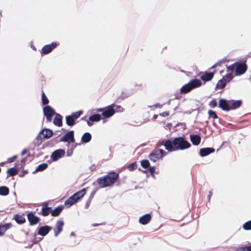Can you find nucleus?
Wrapping results in <instances>:
<instances>
[{"label":"nucleus","instance_id":"nucleus-1","mask_svg":"<svg viewBox=\"0 0 251 251\" xmlns=\"http://www.w3.org/2000/svg\"><path fill=\"white\" fill-rule=\"evenodd\" d=\"M157 146H163L167 151L172 152L188 149L191 147V144L183 137H176L172 140L167 139L159 141Z\"/></svg>","mask_w":251,"mask_h":251},{"label":"nucleus","instance_id":"nucleus-2","mask_svg":"<svg viewBox=\"0 0 251 251\" xmlns=\"http://www.w3.org/2000/svg\"><path fill=\"white\" fill-rule=\"evenodd\" d=\"M118 177V174L111 172L105 176L99 178L98 183L101 188L109 187L114 183Z\"/></svg>","mask_w":251,"mask_h":251},{"label":"nucleus","instance_id":"nucleus-3","mask_svg":"<svg viewBox=\"0 0 251 251\" xmlns=\"http://www.w3.org/2000/svg\"><path fill=\"white\" fill-rule=\"evenodd\" d=\"M115 107L117 108V111L120 112L123 111V108L118 105L111 104L104 108H100L95 109L97 112H102V115L106 118H108L112 116L115 113Z\"/></svg>","mask_w":251,"mask_h":251},{"label":"nucleus","instance_id":"nucleus-4","mask_svg":"<svg viewBox=\"0 0 251 251\" xmlns=\"http://www.w3.org/2000/svg\"><path fill=\"white\" fill-rule=\"evenodd\" d=\"M227 72H233L235 75L238 76L244 74L247 69V65L244 63L236 62L226 67Z\"/></svg>","mask_w":251,"mask_h":251},{"label":"nucleus","instance_id":"nucleus-5","mask_svg":"<svg viewBox=\"0 0 251 251\" xmlns=\"http://www.w3.org/2000/svg\"><path fill=\"white\" fill-rule=\"evenodd\" d=\"M52 135V130L49 129H45L41 130L30 145L31 147L34 149L36 146H39L42 143L43 139L50 138Z\"/></svg>","mask_w":251,"mask_h":251},{"label":"nucleus","instance_id":"nucleus-6","mask_svg":"<svg viewBox=\"0 0 251 251\" xmlns=\"http://www.w3.org/2000/svg\"><path fill=\"white\" fill-rule=\"evenodd\" d=\"M201 81L199 79H193L188 83L184 85L180 89L182 93H186L191 91L192 89L199 87L201 85Z\"/></svg>","mask_w":251,"mask_h":251},{"label":"nucleus","instance_id":"nucleus-7","mask_svg":"<svg viewBox=\"0 0 251 251\" xmlns=\"http://www.w3.org/2000/svg\"><path fill=\"white\" fill-rule=\"evenodd\" d=\"M167 155V152L162 149H158L153 151L149 155V158L153 162L161 159L163 156Z\"/></svg>","mask_w":251,"mask_h":251},{"label":"nucleus","instance_id":"nucleus-8","mask_svg":"<svg viewBox=\"0 0 251 251\" xmlns=\"http://www.w3.org/2000/svg\"><path fill=\"white\" fill-rule=\"evenodd\" d=\"M43 112L46 117L47 121L49 122H51L53 115L55 114L54 110L49 105H47L44 107Z\"/></svg>","mask_w":251,"mask_h":251},{"label":"nucleus","instance_id":"nucleus-9","mask_svg":"<svg viewBox=\"0 0 251 251\" xmlns=\"http://www.w3.org/2000/svg\"><path fill=\"white\" fill-rule=\"evenodd\" d=\"M60 141L67 142L69 143L74 142L75 141L74 131L73 130L70 131L69 132L65 134L63 136H62L61 138Z\"/></svg>","mask_w":251,"mask_h":251},{"label":"nucleus","instance_id":"nucleus-10","mask_svg":"<svg viewBox=\"0 0 251 251\" xmlns=\"http://www.w3.org/2000/svg\"><path fill=\"white\" fill-rule=\"evenodd\" d=\"M64 225V223L63 221L58 220L57 221L55 225V227L53 228L55 237H57L58 235L62 232Z\"/></svg>","mask_w":251,"mask_h":251},{"label":"nucleus","instance_id":"nucleus-11","mask_svg":"<svg viewBox=\"0 0 251 251\" xmlns=\"http://www.w3.org/2000/svg\"><path fill=\"white\" fill-rule=\"evenodd\" d=\"M57 46V44L53 42L50 44L44 46L42 49L41 53L44 54H46L50 53L51 50Z\"/></svg>","mask_w":251,"mask_h":251},{"label":"nucleus","instance_id":"nucleus-12","mask_svg":"<svg viewBox=\"0 0 251 251\" xmlns=\"http://www.w3.org/2000/svg\"><path fill=\"white\" fill-rule=\"evenodd\" d=\"M65 154V151L59 149L55 151L51 154V158L54 161H57L58 159L62 157Z\"/></svg>","mask_w":251,"mask_h":251},{"label":"nucleus","instance_id":"nucleus-13","mask_svg":"<svg viewBox=\"0 0 251 251\" xmlns=\"http://www.w3.org/2000/svg\"><path fill=\"white\" fill-rule=\"evenodd\" d=\"M27 219L29 222L30 225L33 226L37 224L40 221V218L36 216L32 212L28 213L27 215Z\"/></svg>","mask_w":251,"mask_h":251},{"label":"nucleus","instance_id":"nucleus-14","mask_svg":"<svg viewBox=\"0 0 251 251\" xmlns=\"http://www.w3.org/2000/svg\"><path fill=\"white\" fill-rule=\"evenodd\" d=\"M219 107L223 110L228 111L230 110L229 100L221 99L219 102Z\"/></svg>","mask_w":251,"mask_h":251},{"label":"nucleus","instance_id":"nucleus-15","mask_svg":"<svg viewBox=\"0 0 251 251\" xmlns=\"http://www.w3.org/2000/svg\"><path fill=\"white\" fill-rule=\"evenodd\" d=\"M51 229V227L49 226H41L38 228V234L42 236H46Z\"/></svg>","mask_w":251,"mask_h":251},{"label":"nucleus","instance_id":"nucleus-16","mask_svg":"<svg viewBox=\"0 0 251 251\" xmlns=\"http://www.w3.org/2000/svg\"><path fill=\"white\" fill-rule=\"evenodd\" d=\"M214 151L215 150L213 148H202L200 150V154L201 157H204L210 154V153L214 152Z\"/></svg>","mask_w":251,"mask_h":251},{"label":"nucleus","instance_id":"nucleus-17","mask_svg":"<svg viewBox=\"0 0 251 251\" xmlns=\"http://www.w3.org/2000/svg\"><path fill=\"white\" fill-rule=\"evenodd\" d=\"M151 220V215L150 214H146L141 216L139 220V222L142 225L148 224Z\"/></svg>","mask_w":251,"mask_h":251},{"label":"nucleus","instance_id":"nucleus-18","mask_svg":"<svg viewBox=\"0 0 251 251\" xmlns=\"http://www.w3.org/2000/svg\"><path fill=\"white\" fill-rule=\"evenodd\" d=\"M241 104L242 101L240 100H229L230 110L235 109L241 106Z\"/></svg>","mask_w":251,"mask_h":251},{"label":"nucleus","instance_id":"nucleus-19","mask_svg":"<svg viewBox=\"0 0 251 251\" xmlns=\"http://www.w3.org/2000/svg\"><path fill=\"white\" fill-rule=\"evenodd\" d=\"M190 140L193 145L198 146L201 142V138L199 135H191Z\"/></svg>","mask_w":251,"mask_h":251},{"label":"nucleus","instance_id":"nucleus-20","mask_svg":"<svg viewBox=\"0 0 251 251\" xmlns=\"http://www.w3.org/2000/svg\"><path fill=\"white\" fill-rule=\"evenodd\" d=\"M62 117L59 114H55V117L53 120V124L58 126H61L62 125Z\"/></svg>","mask_w":251,"mask_h":251},{"label":"nucleus","instance_id":"nucleus-21","mask_svg":"<svg viewBox=\"0 0 251 251\" xmlns=\"http://www.w3.org/2000/svg\"><path fill=\"white\" fill-rule=\"evenodd\" d=\"M63 209V206H58L53 210L51 209V215L52 216L56 217L59 215Z\"/></svg>","mask_w":251,"mask_h":251},{"label":"nucleus","instance_id":"nucleus-22","mask_svg":"<svg viewBox=\"0 0 251 251\" xmlns=\"http://www.w3.org/2000/svg\"><path fill=\"white\" fill-rule=\"evenodd\" d=\"M92 136L91 134L89 132H85L82 136L81 140V142L84 143H87L90 142L91 140Z\"/></svg>","mask_w":251,"mask_h":251},{"label":"nucleus","instance_id":"nucleus-23","mask_svg":"<svg viewBox=\"0 0 251 251\" xmlns=\"http://www.w3.org/2000/svg\"><path fill=\"white\" fill-rule=\"evenodd\" d=\"M12 226L11 224H6L2 225H0V236L3 235L5 232L10 228Z\"/></svg>","mask_w":251,"mask_h":251},{"label":"nucleus","instance_id":"nucleus-24","mask_svg":"<svg viewBox=\"0 0 251 251\" xmlns=\"http://www.w3.org/2000/svg\"><path fill=\"white\" fill-rule=\"evenodd\" d=\"M213 73H205L201 76V79L205 81L210 80L213 77Z\"/></svg>","mask_w":251,"mask_h":251},{"label":"nucleus","instance_id":"nucleus-25","mask_svg":"<svg viewBox=\"0 0 251 251\" xmlns=\"http://www.w3.org/2000/svg\"><path fill=\"white\" fill-rule=\"evenodd\" d=\"M86 193V190L85 189H83L77 193L74 194L73 196L74 197L75 199V200L78 201V200L82 197Z\"/></svg>","mask_w":251,"mask_h":251},{"label":"nucleus","instance_id":"nucleus-26","mask_svg":"<svg viewBox=\"0 0 251 251\" xmlns=\"http://www.w3.org/2000/svg\"><path fill=\"white\" fill-rule=\"evenodd\" d=\"M77 201L75 200L74 196H72L67 200L65 201V205L69 207L73 204L76 202Z\"/></svg>","mask_w":251,"mask_h":251},{"label":"nucleus","instance_id":"nucleus-27","mask_svg":"<svg viewBox=\"0 0 251 251\" xmlns=\"http://www.w3.org/2000/svg\"><path fill=\"white\" fill-rule=\"evenodd\" d=\"M226 83V80L225 78H223L222 79L218 81L216 88L217 89H223L224 88Z\"/></svg>","mask_w":251,"mask_h":251},{"label":"nucleus","instance_id":"nucleus-28","mask_svg":"<svg viewBox=\"0 0 251 251\" xmlns=\"http://www.w3.org/2000/svg\"><path fill=\"white\" fill-rule=\"evenodd\" d=\"M101 119V116L99 114H94L89 117V120L91 122H99Z\"/></svg>","mask_w":251,"mask_h":251},{"label":"nucleus","instance_id":"nucleus-29","mask_svg":"<svg viewBox=\"0 0 251 251\" xmlns=\"http://www.w3.org/2000/svg\"><path fill=\"white\" fill-rule=\"evenodd\" d=\"M9 192V188L6 186L0 187V195L7 196Z\"/></svg>","mask_w":251,"mask_h":251},{"label":"nucleus","instance_id":"nucleus-30","mask_svg":"<svg viewBox=\"0 0 251 251\" xmlns=\"http://www.w3.org/2000/svg\"><path fill=\"white\" fill-rule=\"evenodd\" d=\"M75 121L71 116H67L66 117V124L69 126H73L75 124Z\"/></svg>","mask_w":251,"mask_h":251},{"label":"nucleus","instance_id":"nucleus-31","mask_svg":"<svg viewBox=\"0 0 251 251\" xmlns=\"http://www.w3.org/2000/svg\"><path fill=\"white\" fill-rule=\"evenodd\" d=\"M15 220L17 223L20 224H22L25 222V218L24 217L19 215H16L15 216Z\"/></svg>","mask_w":251,"mask_h":251},{"label":"nucleus","instance_id":"nucleus-32","mask_svg":"<svg viewBox=\"0 0 251 251\" xmlns=\"http://www.w3.org/2000/svg\"><path fill=\"white\" fill-rule=\"evenodd\" d=\"M18 170L14 167L8 169L7 171V173L9 176H13L17 175L18 173Z\"/></svg>","mask_w":251,"mask_h":251},{"label":"nucleus","instance_id":"nucleus-33","mask_svg":"<svg viewBox=\"0 0 251 251\" xmlns=\"http://www.w3.org/2000/svg\"><path fill=\"white\" fill-rule=\"evenodd\" d=\"M48 167V164L47 163H42L38 166L35 170L36 172L42 171L45 170Z\"/></svg>","mask_w":251,"mask_h":251},{"label":"nucleus","instance_id":"nucleus-34","mask_svg":"<svg viewBox=\"0 0 251 251\" xmlns=\"http://www.w3.org/2000/svg\"><path fill=\"white\" fill-rule=\"evenodd\" d=\"M51 213V208H42L41 214L44 216H47Z\"/></svg>","mask_w":251,"mask_h":251},{"label":"nucleus","instance_id":"nucleus-35","mask_svg":"<svg viewBox=\"0 0 251 251\" xmlns=\"http://www.w3.org/2000/svg\"><path fill=\"white\" fill-rule=\"evenodd\" d=\"M82 113V111H78L73 113L70 116L75 120H76L80 116Z\"/></svg>","mask_w":251,"mask_h":251},{"label":"nucleus","instance_id":"nucleus-36","mask_svg":"<svg viewBox=\"0 0 251 251\" xmlns=\"http://www.w3.org/2000/svg\"><path fill=\"white\" fill-rule=\"evenodd\" d=\"M228 73L223 78H225L227 82H229L233 77L232 73L233 72H228Z\"/></svg>","mask_w":251,"mask_h":251},{"label":"nucleus","instance_id":"nucleus-37","mask_svg":"<svg viewBox=\"0 0 251 251\" xmlns=\"http://www.w3.org/2000/svg\"><path fill=\"white\" fill-rule=\"evenodd\" d=\"M49 101L44 92L42 94V103L43 105L47 104Z\"/></svg>","mask_w":251,"mask_h":251},{"label":"nucleus","instance_id":"nucleus-38","mask_svg":"<svg viewBox=\"0 0 251 251\" xmlns=\"http://www.w3.org/2000/svg\"><path fill=\"white\" fill-rule=\"evenodd\" d=\"M243 228L246 230H251V221H248L244 224Z\"/></svg>","mask_w":251,"mask_h":251},{"label":"nucleus","instance_id":"nucleus-39","mask_svg":"<svg viewBox=\"0 0 251 251\" xmlns=\"http://www.w3.org/2000/svg\"><path fill=\"white\" fill-rule=\"evenodd\" d=\"M208 114L209 116L213 118V119L218 118V116H217L216 113L213 110H208Z\"/></svg>","mask_w":251,"mask_h":251},{"label":"nucleus","instance_id":"nucleus-40","mask_svg":"<svg viewBox=\"0 0 251 251\" xmlns=\"http://www.w3.org/2000/svg\"><path fill=\"white\" fill-rule=\"evenodd\" d=\"M142 166L144 168H148L150 165V163L147 160H142L141 162Z\"/></svg>","mask_w":251,"mask_h":251},{"label":"nucleus","instance_id":"nucleus-41","mask_svg":"<svg viewBox=\"0 0 251 251\" xmlns=\"http://www.w3.org/2000/svg\"><path fill=\"white\" fill-rule=\"evenodd\" d=\"M137 167V165L135 163H133L128 166V170L130 171H132L136 169Z\"/></svg>","mask_w":251,"mask_h":251},{"label":"nucleus","instance_id":"nucleus-42","mask_svg":"<svg viewBox=\"0 0 251 251\" xmlns=\"http://www.w3.org/2000/svg\"><path fill=\"white\" fill-rule=\"evenodd\" d=\"M162 105L159 104V103H156L154 105H153V106H150V107L151 108V109H154V108H161L162 107Z\"/></svg>","mask_w":251,"mask_h":251},{"label":"nucleus","instance_id":"nucleus-43","mask_svg":"<svg viewBox=\"0 0 251 251\" xmlns=\"http://www.w3.org/2000/svg\"><path fill=\"white\" fill-rule=\"evenodd\" d=\"M209 105L211 107L213 108V107H215L217 105V103L215 100H212L210 101V102L209 103Z\"/></svg>","mask_w":251,"mask_h":251},{"label":"nucleus","instance_id":"nucleus-44","mask_svg":"<svg viewBox=\"0 0 251 251\" xmlns=\"http://www.w3.org/2000/svg\"><path fill=\"white\" fill-rule=\"evenodd\" d=\"M17 158V155H14L12 157L9 158L8 159V161L9 162H13Z\"/></svg>","mask_w":251,"mask_h":251},{"label":"nucleus","instance_id":"nucleus-45","mask_svg":"<svg viewBox=\"0 0 251 251\" xmlns=\"http://www.w3.org/2000/svg\"><path fill=\"white\" fill-rule=\"evenodd\" d=\"M243 251H251V246H246L242 248Z\"/></svg>","mask_w":251,"mask_h":251},{"label":"nucleus","instance_id":"nucleus-46","mask_svg":"<svg viewBox=\"0 0 251 251\" xmlns=\"http://www.w3.org/2000/svg\"><path fill=\"white\" fill-rule=\"evenodd\" d=\"M155 169L154 167H150L149 169L150 172L152 175H153V174L155 173Z\"/></svg>","mask_w":251,"mask_h":251},{"label":"nucleus","instance_id":"nucleus-47","mask_svg":"<svg viewBox=\"0 0 251 251\" xmlns=\"http://www.w3.org/2000/svg\"><path fill=\"white\" fill-rule=\"evenodd\" d=\"M159 115L162 117H167L169 115V113L168 112H164L163 113H160Z\"/></svg>","mask_w":251,"mask_h":251},{"label":"nucleus","instance_id":"nucleus-48","mask_svg":"<svg viewBox=\"0 0 251 251\" xmlns=\"http://www.w3.org/2000/svg\"><path fill=\"white\" fill-rule=\"evenodd\" d=\"M212 195V193L211 191H209V194H208V200L209 201L210 200V198H211Z\"/></svg>","mask_w":251,"mask_h":251},{"label":"nucleus","instance_id":"nucleus-49","mask_svg":"<svg viewBox=\"0 0 251 251\" xmlns=\"http://www.w3.org/2000/svg\"><path fill=\"white\" fill-rule=\"evenodd\" d=\"M42 208H50V207H48V204L47 202H44L43 203Z\"/></svg>","mask_w":251,"mask_h":251},{"label":"nucleus","instance_id":"nucleus-50","mask_svg":"<svg viewBox=\"0 0 251 251\" xmlns=\"http://www.w3.org/2000/svg\"><path fill=\"white\" fill-rule=\"evenodd\" d=\"M67 154L68 156H71L73 154V150H71L70 151H68L67 152Z\"/></svg>","mask_w":251,"mask_h":251},{"label":"nucleus","instance_id":"nucleus-51","mask_svg":"<svg viewBox=\"0 0 251 251\" xmlns=\"http://www.w3.org/2000/svg\"><path fill=\"white\" fill-rule=\"evenodd\" d=\"M26 152H27V151L26 149L23 150L21 152L22 155H24L26 153Z\"/></svg>","mask_w":251,"mask_h":251},{"label":"nucleus","instance_id":"nucleus-52","mask_svg":"<svg viewBox=\"0 0 251 251\" xmlns=\"http://www.w3.org/2000/svg\"><path fill=\"white\" fill-rule=\"evenodd\" d=\"M87 125L89 126H91L93 125V123H92V122H91V121H88L87 122Z\"/></svg>","mask_w":251,"mask_h":251},{"label":"nucleus","instance_id":"nucleus-53","mask_svg":"<svg viewBox=\"0 0 251 251\" xmlns=\"http://www.w3.org/2000/svg\"><path fill=\"white\" fill-rule=\"evenodd\" d=\"M70 236L75 237L76 236V234L74 232H72L70 234Z\"/></svg>","mask_w":251,"mask_h":251},{"label":"nucleus","instance_id":"nucleus-54","mask_svg":"<svg viewBox=\"0 0 251 251\" xmlns=\"http://www.w3.org/2000/svg\"><path fill=\"white\" fill-rule=\"evenodd\" d=\"M217 66V64H214V65H213L211 67V69H214Z\"/></svg>","mask_w":251,"mask_h":251},{"label":"nucleus","instance_id":"nucleus-55","mask_svg":"<svg viewBox=\"0 0 251 251\" xmlns=\"http://www.w3.org/2000/svg\"><path fill=\"white\" fill-rule=\"evenodd\" d=\"M167 104L168 105H169L170 104V100H169L168 102H167Z\"/></svg>","mask_w":251,"mask_h":251},{"label":"nucleus","instance_id":"nucleus-56","mask_svg":"<svg viewBox=\"0 0 251 251\" xmlns=\"http://www.w3.org/2000/svg\"><path fill=\"white\" fill-rule=\"evenodd\" d=\"M32 49H33V50H36V49H35V47H32Z\"/></svg>","mask_w":251,"mask_h":251},{"label":"nucleus","instance_id":"nucleus-57","mask_svg":"<svg viewBox=\"0 0 251 251\" xmlns=\"http://www.w3.org/2000/svg\"><path fill=\"white\" fill-rule=\"evenodd\" d=\"M157 115H154V118H156L157 117Z\"/></svg>","mask_w":251,"mask_h":251},{"label":"nucleus","instance_id":"nucleus-58","mask_svg":"<svg viewBox=\"0 0 251 251\" xmlns=\"http://www.w3.org/2000/svg\"><path fill=\"white\" fill-rule=\"evenodd\" d=\"M250 81L251 82V78H250Z\"/></svg>","mask_w":251,"mask_h":251},{"label":"nucleus","instance_id":"nucleus-59","mask_svg":"<svg viewBox=\"0 0 251 251\" xmlns=\"http://www.w3.org/2000/svg\"><path fill=\"white\" fill-rule=\"evenodd\" d=\"M24 161V159L22 160V162H23Z\"/></svg>","mask_w":251,"mask_h":251}]
</instances>
